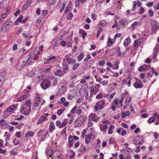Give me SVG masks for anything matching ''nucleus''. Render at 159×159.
<instances>
[{
  "label": "nucleus",
  "instance_id": "obj_37",
  "mask_svg": "<svg viewBox=\"0 0 159 159\" xmlns=\"http://www.w3.org/2000/svg\"><path fill=\"white\" fill-rule=\"evenodd\" d=\"M64 110L62 109H59L57 111V114L58 116L61 115L64 112Z\"/></svg>",
  "mask_w": 159,
  "mask_h": 159
},
{
  "label": "nucleus",
  "instance_id": "obj_32",
  "mask_svg": "<svg viewBox=\"0 0 159 159\" xmlns=\"http://www.w3.org/2000/svg\"><path fill=\"white\" fill-rule=\"evenodd\" d=\"M158 27L157 26V24L156 23H155V24L153 25L152 26V29L154 32H155V33L156 32V30H158Z\"/></svg>",
  "mask_w": 159,
  "mask_h": 159
},
{
  "label": "nucleus",
  "instance_id": "obj_60",
  "mask_svg": "<svg viewBox=\"0 0 159 159\" xmlns=\"http://www.w3.org/2000/svg\"><path fill=\"white\" fill-rule=\"evenodd\" d=\"M136 149L135 150V152L138 153L140 152L141 148V147L140 146H138L136 147Z\"/></svg>",
  "mask_w": 159,
  "mask_h": 159
},
{
  "label": "nucleus",
  "instance_id": "obj_17",
  "mask_svg": "<svg viewBox=\"0 0 159 159\" xmlns=\"http://www.w3.org/2000/svg\"><path fill=\"white\" fill-rule=\"evenodd\" d=\"M130 42V39L129 38H127L124 40V45L125 46H127L129 44Z\"/></svg>",
  "mask_w": 159,
  "mask_h": 159
},
{
  "label": "nucleus",
  "instance_id": "obj_52",
  "mask_svg": "<svg viewBox=\"0 0 159 159\" xmlns=\"http://www.w3.org/2000/svg\"><path fill=\"white\" fill-rule=\"evenodd\" d=\"M56 124L57 127H60L61 126V122L60 120L57 121L56 122Z\"/></svg>",
  "mask_w": 159,
  "mask_h": 159
},
{
  "label": "nucleus",
  "instance_id": "obj_49",
  "mask_svg": "<svg viewBox=\"0 0 159 159\" xmlns=\"http://www.w3.org/2000/svg\"><path fill=\"white\" fill-rule=\"evenodd\" d=\"M73 16V14L72 13H70L69 15L67 17L68 20H71Z\"/></svg>",
  "mask_w": 159,
  "mask_h": 159
},
{
  "label": "nucleus",
  "instance_id": "obj_13",
  "mask_svg": "<svg viewBox=\"0 0 159 159\" xmlns=\"http://www.w3.org/2000/svg\"><path fill=\"white\" fill-rule=\"evenodd\" d=\"M23 18V16L22 15H20L19 17L17 19L15 22L14 24L15 25H18L19 23L20 22H22V19Z\"/></svg>",
  "mask_w": 159,
  "mask_h": 159
},
{
  "label": "nucleus",
  "instance_id": "obj_10",
  "mask_svg": "<svg viewBox=\"0 0 159 159\" xmlns=\"http://www.w3.org/2000/svg\"><path fill=\"white\" fill-rule=\"evenodd\" d=\"M84 121L83 117L80 116L76 120L75 123L77 125H81Z\"/></svg>",
  "mask_w": 159,
  "mask_h": 159
},
{
  "label": "nucleus",
  "instance_id": "obj_16",
  "mask_svg": "<svg viewBox=\"0 0 159 159\" xmlns=\"http://www.w3.org/2000/svg\"><path fill=\"white\" fill-rule=\"evenodd\" d=\"M66 60L69 64H73L75 62V60L74 59L70 58L69 57H68Z\"/></svg>",
  "mask_w": 159,
  "mask_h": 159
},
{
  "label": "nucleus",
  "instance_id": "obj_29",
  "mask_svg": "<svg viewBox=\"0 0 159 159\" xmlns=\"http://www.w3.org/2000/svg\"><path fill=\"white\" fill-rule=\"evenodd\" d=\"M62 72L60 70H57L55 73V75L59 76H61L62 74Z\"/></svg>",
  "mask_w": 159,
  "mask_h": 159
},
{
  "label": "nucleus",
  "instance_id": "obj_59",
  "mask_svg": "<svg viewBox=\"0 0 159 159\" xmlns=\"http://www.w3.org/2000/svg\"><path fill=\"white\" fill-rule=\"evenodd\" d=\"M90 46L91 48H89V50H91L92 49H96V46L93 44H91Z\"/></svg>",
  "mask_w": 159,
  "mask_h": 159
},
{
  "label": "nucleus",
  "instance_id": "obj_26",
  "mask_svg": "<svg viewBox=\"0 0 159 159\" xmlns=\"http://www.w3.org/2000/svg\"><path fill=\"white\" fill-rule=\"evenodd\" d=\"M91 137L89 135H87L85 139V142L86 144H87L89 143L91 140Z\"/></svg>",
  "mask_w": 159,
  "mask_h": 159
},
{
  "label": "nucleus",
  "instance_id": "obj_35",
  "mask_svg": "<svg viewBox=\"0 0 159 159\" xmlns=\"http://www.w3.org/2000/svg\"><path fill=\"white\" fill-rule=\"evenodd\" d=\"M84 54L83 53H81L78 57V59L80 61H81L83 58Z\"/></svg>",
  "mask_w": 159,
  "mask_h": 159
},
{
  "label": "nucleus",
  "instance_id": "obj_4",
  "mask_svg": "<svg viewBox=\"0 0 159 159\" xmlns=\"http://www.w3.org/2000/svg\"><path fill=\"white\" fill-rule=\"evenodd\" d=\"M30 59V58L29 57L28 61L26 62L25 61H18L16 65V68L19 70H21L25 66V64Z\"/></svg>",
  "mask_w": 159,
  "mask_h": 159
},
{
  "label": "nucleus",
  "instance_id": "obj_14",
  "mask_svg": "<svg viewBox=\"0 0 159 159\" xmlns=\"http://www.w3.org/2000/svg\"><path fill=\"white\" fill-rule=\"evenodd\" d=\"M79 32L80 34H82V37L83 39H84L87 35V33L84 30L82 29H80Z\"/></svg>",
  "mask_w": 159,
  "mask_h": 159
},
{
  "label": "nucleus",
  "instance_id": "obj_61",
  "mask_svg": "<svg viewBox=\"0 0 159 159\" xmlns=\"http://www.w3.org/2000/svg\"><path fill=\"white\" fill-rule=\"evenodd\" d=\"M20 10H17L14 13V16H16L18 14H20Z\"/></svg>",
  "mask_w": 159,
  "mask_h": 159
},
{
  "label": "nucleus",
  "instance_id": "obj_48",
  "mask_svg": "<svg viewBox=\"0 0 159 159\" xmlns=\"http://www.w3.org/2000/svg\"><path fill=\"white\" fill-rule=\"evenodd\" d=\"M65 6H66L65 3H63V4H62V7H61V9L60 10V13H61L64 10V9L65 7Z\"/></svg>",
  "mask_w": 159,
  "mask_h": 159
},
{
  "label": "nucleus",
  "instance_id": "obj_36",
  "mask_svg": "<svg viewBox=\"0 0 159 159\" xmlns=\"http://www.w3.org/2000/svg\"><path fill=\"white\" fill-rule=\"evenodd\" d=\"M5 76L3 74V73H0V79L2 80V82H4L5 80Z\"/></svg>",
  "mask_w": 159,
  "mask_h": 159
},
{
  "label": "nucleus",
  "instance_id": "obj_53",
  "mask_svg": "<svg viewBox=\"0 0 159 159\" xmlns=\"http://www.w3.org/2000/svg\"><path fill=\"white\" fill-rule=\"evenodd\" d=\"M102 98V95L101 93H99L96 96V98L97 99H101Z\"/></svg>",
  "mask_w": 159,
  "mask_h": 159
},
{
  "label": "nucleus",
  "instance_id": "obj_7",
  "mask_svg": "<svg viewBox=\"0 0 159 159\" xmlns=\"http://www.w3.org/2000/svg\"><path fill=\"white\" fill-rule=\"evenodd\" d=\"M128 21L126 19H123L121 20L119 22V24L121 27H125L127 25Z\"/></svg>",
  "mask_w": 159,
  "mask_h": 159
},
{
  "label": "nucleus",
  "instance_id": "obj_41",
  "mask_svg": "<svg viewBox=\"0 0 159 159\" xmlns=\"http://www.w3.org/2000/svg\"><path fill=\"white\" fill-rule=\"evenodd\" d=\"M50 127L52 129H55V126L53 122L51 121L50 125Z\"/></svg>",
  "mask_w": 159,
  "mask_h": 159
},
{
  "label": "nucleus",
  "instance_id": "obj_50",
  "mask_svg": "<svg viewBox=\"0 0 159 159\" xmlns=\"http://www.w3.org/2000/svg\"><path fill=\"white\" fill-rule=\"evenodd\" d=\"M119 63L117 61H116V63L115 64V66L113 68V69L116 70L119 68L118 66Z\"/></svg>",
  "mask_w": 159,
  "mask_h": 159
},
{
  "label": "nucleus",
  "instance_id": "obj_34",
  "mask_svg": "<svg viewBox=\"0 0 159 159\" xmlns=\"http://www.w3.org/2000/svg\"><path fill=\"white\" fill-rule=\"evenodd\" d=\"M75 141L71 135H70L68 138V143H73V142Z\"/></svg>",
  "mask_w": 159,
  "mask_h": 159
},
{
  "label": "nucleus",
  "instance_id": "obj_11",
  "mask_svg": "<svg viewBox=\"0 0 159 159\" xmlns=\"http://www.w3.org/2000/svg\"><path fill=\"white\" fill-rule=\"evenodd\" d=\"M47 119V118L44 116H41L38 120L37 124H40L44 120Z\"/></svg>",
  "mask_w": 159,
  "mask_h": 159
},
{
  "label": "nucleus",
  "instance_id": "obj_31",
  "mask_svg": "<svg viewBox=\"0 0 159 159\" xmlns=\"http://www.w3.org/2000/svg\"><path fill=\"white\" fill-rule=\"evenodd\" d=\"M116 51L117 52L118 55L120 56H122L123 55H122L121 53L120 52V48L119 47H118L116 48Z\"/></svg>",
  "mask_w": 159,
  "mask_h": 159
},
{
  "label": "nucleus",
  "instance_id": "obj_62",
  "mask_svg": "<svg viewBox=\"0 0 159 159\" xmlns=\"http://www.w3.org/2000/svg\"><path fill=\"white\" fill-rule=\"evenodd\" d=\"M48 14V11L47 10H44L42 12V15L43 16H46Z\"/></svg>",
  "mask_w": 159,
  "mask_h": 159
},
{
  "label": "nucleus",
  "instance_id": "obj_25",
  "mask_svg": "<svg viewBox=\"0 0 159 159\" xmlns=\"http://www.w3.org/2000/svg\"><path fill=\"white\" fill-rule=\"evenodd\" d=\"M113 44V42L111 41V38H109L107 43V46H111Z\"/></svg>",
  "mask_w": 159,
  "mask_h": 159
},
{
  "label": "nucleus",
  "instance_id": "obj_44",
  "mask_svg": "<svg viewBox=\"0 0 159 159\" xmlns=\"http://www.w3.org/2000/svg\"><path fill=\"white\" fill-rule=\"evenodd\" d=\"M70 152H72V153L69 156V158L70 159H72L74 157L75 153L72 150H71Z\"/></svg>",
  "mask_w": 159,
  "mask_h": 159
},
{
  "label": "nucleus",
  "instance_id": "obj_20",
  "mask_svg": "<svg viewBox=\"0 0 159 159\" xmlns=\"http://www.w3.org/2000/svg\"><path fill=\"white\" fill-rule=\"evenodd\" d=\"M34 134V133L33 131H29L26 133L25 137H32Z\"/></svg>",
  "mask_w": 159,
  "mask_h": 159
},
{
  "label": "nucleus",
  "instance_id": "obj_64",
  "mask_svg": "<svg viewBox=\"0 0 159 159\" xmlns=\"http://www.w3.org/2000/svg\"><path fill=\"white\" fill-rule=\"evenodd\" d=\"M138 40H135L134 43V46L135 47H137L139 45L138 44Z\"/></svg>",
  "mask_w": 159,
  "mask_h": 159
},
{
  "label": "nucleus",
  "instance_id": "obj_9",
  "mask_svg": "<svg viewBox=\"0 0 159 159\" xmlns=\"http://www.w3.org/2000/svg\"><path fill=\"white\" fill-rule=\"evenodd\" d=\"M134 86L136 88H142L143 87V85L141 81H140V82L136 81L134 84Z\"/></svg>",
  "mask_w": 159,
  "mask_h": 159
},
{
  "label": "nucleus",
  "instance_id": "obj_47",
  "mask_svg": "<svg viewBox=\"0 0 159 159\" xmlns=\"http://www.w3.org/2000/svg\"><path fill=\"white\" fill-rule=\"evenodd\" d=\"M138 71H140V72H141L143 70V71H146V70L144 68L143 66H141L139 67L138 69Z\"/></svg>",
  "mask_w": 159,
  "mask_h": 159
},
{
  "label": "nucleus",
  "instance_id": "obj_3",
  "mask_svg": "<svg viewBox=\"0 0 159 159\" xmlns=\"http://www.w3.org/2000/svg\"><path fill=\"white\" fill-rule=\"evenodd\" d=\"M144 138L142 136H138L135 137L133 140V144L136 145H141L144 142Z\"/></svg>",
  "mask_w": 159,
  "mask_h": 159
},
{
  "label": "nucleus",
  "instance_id": "obj_43",
  "mask_svg": "<svg viewBox=\"0 0 159 159\" xmlns=\"http://www.w3.org/2000/svg\"><path fill=\"white\" fill-rule=\"evenodd\" d=\"M148 12L149 13V15L150 17H152L153 16L154 12L152 10H149L148 11Z\"/></svg>",
  "mask_w": 159,
  "mask_h": 159
},
{
  "label": "nucleus",
  "instance_id": "obj_58",
  "mask_svg": "<svg viewBox=\"0 0 159 159\" xmlns=\"http://www.w3.org/2000/svg\"><path fill=\"white\" fill-rule=\"evenodd\" d=\"M153 5V2H148L147 3V6L148 7H151Z\"/></svg>",
  "mask_w": 159,
  "mask_h": 159
},
{
  "label": "nucleus",
  "instance_id": "obj_2",
  "mask_svg": "<svg viewBox=\"0 0 159 159\" xmlns=\"http://www.w3.org/2000/svg\"><path fill=\"white\" fill-rule=\"evenodd\" d=\"M51 82L48 79L43 80L40 83L42 88L45 90L49 88L51 85Z\"/></svg>",
  "mask_w": 159,
  "mask_h": 159
},
{
  "label": "nucleus",
  "instance_id": "obj_28",
  "mask_svg": "<svg viewBox=\"0 0 159 159\" xmlns=\"http://www.w3.org/2000/svg\"><path fill=\"white\" fill-rule=\"evenodd\" d=\"M155 119L154 117H151L148 120V122L149 124H151L155 120Z\"/></svg>",
  "mask_w": 159,
  "mask_h": 159
},
{
  "label": "nucleus",
  "instance_id": "obj_8",
  "mask_svg": "<svg viewBox=\"0 0 159 159\" xmlns=\"http://www.w3.org/2000/svg\"><path fill=\"white\" fill-rule=\"evenodd\" d=\"M32 0H27L22 7V9L26 10L31 4Z\"/></svg>",
  "mask_w": 159,
  "mask_h": 159
},
{
  "label": "nucleus",
  "instance_id": "obj_24",
  "mask_svg": "<svg viewBox=\"0 0 159 159\" xmlns=\"http://www.w3.org/2000/svg\"><path fill=\"white\" fill-rule=\"evenodd\" d=\"M124 150L125 153L126 154H129L131 152L130 149L128 147H125Z\"/></svg>",
  "mask_w": 159,
  "mask_h": 159
},
{
  "label": "nucleus",
  "instance_id": "obj_12",
  "mask_svg": "<svg viewBox=\"0 0 159 159\" xmlns=\"http://www.w3.org/2000/svg\"><path fill=\"white\" fill-rule=\"evenodd\" d=\"M108 126L106 125L101 124L100 125V128L101 131L104 132H105L106 129L107 128Z\"/></svg>",
  "mask_w": 159,
  "mask_h": 159
},
{
  "label": "nucleus",
  "instance_id": "obj_18",
  "mask_svg": "<svg viewBox=\"0 0 159 159\" xmlns=\"http://www.w3.org/2000/svg\"><path fill=\"white\" fill-rule=\"evenodd\" d=\"M92 115V118L93 121L95 122H97L98 120V118H97V115L94 113L91 114Z\"/></svg>",
  "mask_w": 159,
  "mask_h": 159
},
{
  "label": "nucleus",
  "instance_id": "obj_39",
  "mask_svg": "<svg viewBox=\"0 0 159 159\" xmlns=\"http://www.w3.org/2000/svg\"><path fill=\"white\" fill-rule=\"evenodd\" d=\"M12 22L11 21H7L5 24V25L7 27L9 25H12Z\"/></svg>",
  "mask_w": 159,
  "mask_h": 159
},
{
  "label": "nucleus",
  "instance_id": "obj_45",
  "mask_svg": "<svg viewBox=\"0 0 159 159\" xmlns=\"http://www.w3.org/2000/svg\"><path fill=\"white\" fill-rule=\"evenodd\" d=\"M77 110V107L75 106L73 108H72L70 112L72 113H75L76 112L75 110Z\"/></svg>",
  "mask_w": 159,
  "mask_h": 159
},
{
  "label": "nucleus",
  "instance_id": "obj_42",
  "mask_svg": "<svg viewBox=\"0 0 159 159\" xmlns=\"http://www.w3.org/2000/svg\"><path fill=\"white\" fill-rule=\"evenodd\" d=\"M61 126H60V127H59V128H61L62 127H65L67 124V123L65 121L62 122V123L61 122Z\"/></svg>",
  "mask_w": 159,
  "mask_h": 159
},
{
  "label": "nucleus",
  "instance_id": "obj_54",
  "mask_svg": "<svg viewBox=\"0 0 159 159\" xmlns=\"http://www.w3.org/2000/svg\"><path fill=\"white\" fill-rule=\"evenodd\" d=\"M100 83L103 85H105L107 84V81L106 80H103L102 81L100 82Z\"/></svg>",
  "mask_w": 159,
  "mask_h": 159
},
{
  "label": "nucleus",
  "instance_id": "obj_1",
  "mask_svg": "<svg viewBox=\"0 0 159 159\" xmlns=\"http://www.w3.org/2000/svg\"><path fill=\"white\" fill-rule=\"evenodd\" d=\"M105 101L106 99H103L97 102L94 107V108L95 109V111H97L98 110L102 109L104 106Z\"/></svg>",
  "mask_w": 159,
  "mask_h": 159
},
{
  "label": "nucleus",
  "instance_id": "obj_57",
  "mask_svg": "<svg viewBox=\"0 0 159 159\" xmlns=\"http://www.w3.org/2000/svg\"><path fill=\"white\" fill-rule=\"evenodd\" d=\"M21 133L20 132H17L15 134V136L17 137L20 138L21 137Z\"/></svg>",
  "mask_w": 159,
  "mask_h": 159
},
{
  "label": "nucleus",
  "instance_id": "obj_27",
  "mask_svg": "<svg viewBox=\"0 0 159 159\" xmlns=\"http://www.w3.org/2000/svg\"><path fill=\"white\" fill-rule=\"evenodd\" d=\"M56 2V0H48V3L50 5H54Z\"/></svg>",
  "mask_w": 159,
  "mask_h": 159
},
{
  "label": "nucleus",
  "instance_id": "obj_38",
  "mask_svg": "<svg viewBox=\"0 0 159 159\" xmlns=\"http://www.w3.org/2000/svg\"><path fill=\"white\" fill-rule=\"evenodd\" d=\"M80 64L78 63H76L74 64L73 66L72 70H75L79 66Z\"/></svg>",
  "mask_w": 159,
  "mask_h": 159
},
{
  "label": "nucleus",
  "instance_id": "obj_51",
  "mask_svg": "<svg viewBox=\"0 0 159 159\" xmlns=\"http://www.w3.org/2000/svg\"><path fill=\"white\" fill-rule=\"evenodd\" d=\"M99 24L101 26H104L106 25L107 23L105 21H101L100 22Z\"/></svg>",
  "mask_w": 159,
  "mask_h": 159
},
{
  "label": "nucleus",
  "instance_id": "obj_46",
  "mask_svg": "<svg viewBox=\"0 0 159 159\" xmlns=\"http://www.w3.org/2000/svg\"><path fill=\"white\" fill-rule=\"evenodd\" d=\"M136 2L135 1H134L133 2V9L132 11H133L135 10V8L136 7Z\"/></svg>",
  "mask_w": 159,
  "mask_h": 159
},
{
  "label": "nucleus",
  "instance_id": "obj_40",
  "mask_svg": "<svg viewBox=\"0 0 159 159\" xmlns=\"http://www.w3.org/2000/svg\"><path fill=\"white\" fill-rule=\"evenodd\" d=\"M1 29L2 31H4L5 32L7 30V27L4 24L2 26Z\"/></svg>",
  "mask_w": 159,
  "mask_h": 159
},
{
  "label": "nucleus",
  "instance_id": "obj_56",
  "mask_svg": "<svg viewBox=\"0 0 159 159\" xmlns=\"http://www.w3.org/2000/svg\"><path fill=\"white\" fill-rule=\"evenodd\" d=\"M121 36V34L120 33L116 34L114 36V39H115L117 37H120Z\"/></svg>",
  "mask_w": 159,
  "mask_h": 159
},
{
  "label": "nucleus",
  "instance_id": "obj_15",
  "mask_svg": "<svg viewBox=\"0 0 159 159\" xmlns=\"http://www.w3.org/2000/svg\"><path fill=\"white\" fill-rule=\"evenodd\" d=\"M51 80L53 81L52 85V86H54L57 83L58 79L55 78V77L53 76L51 78Z\"/></svg>",
  "mask_w": 159,
  "mask_h": 159
},
{
  "label": "nucleus",
  "instance_id": "obj_33",
  "mask_svg": "<svg viewBox=\"0 0 159 159\" xmlns=\"http://www.w3.org/2000/svg\"><path fill=\"white\" fill-rule=\"evenodd\" d=\"M70 7V4H68L67 6H66V9L64 11V13L65 14H67L68 12L70 11L69 9Z\"/></svg>",
  "mask_w": 159,
  "mask_h": 159
},
{
  "label": "nucleus",
  "instance_id": "obj_21",
  "mask_svg": "<svg viewBox=\"0 0 159 159\" xmlns=\"http://www.w3.org/2000/svg\"><path fill=\"white\" fill-rule=\"evenodd\" d=\"M68 69V65L66 64L64 65L63 66V71L64 72V73H66L67 70Z\"/></svg>",
  "mask_w": 159,
  "mask_h": 159
},
{
  "label": "nucleus",
  "instance_id": "obj_5",
  "mask_svg": "<svg viewBox=\"0 0 159 159\" xmlns=\"http://www.w3.org/2000/svg\"><path fill=\"white\" fill-rule=\"evenodd\" d=\"M41 101V98L39 96H36L35 100L33 103V108L34 110L37 107Z\"/></svg>",
  "mask_w": 159,
  "mask_h": 159
},
{
  "label": "nucleus",
  "instance_id": "obj_55",
  "mask_svg": "<svg viewBox=\"0 0 159 159\" xmlns=\"http://www.w3.org/2000/svg\"><path fill=\"white\" fill-rule=\"evenodd\" d=\"M144 11V9L143 7H141L139 9V14H142Z\"/></svg>",
  "mask_w": 159,
  "mask_h": 159
},
{
  "label": "nucleus",
  "instance_id": "obj_30",
  "mask_svg": "<svg viewBox=\"0 0 159 159\" xmlns=\"http://www.w3.org/2000/svg\"><path fill=\"white\" fill-rule=\"evenodd\" d=\"M25 104L29 108H31V102L30 100L28 99L25 102Z\"/></svg>",
  "mask_w": 159,
  "mask_h": 159
},
{
  "label": "nucleus",
  "instance_id": "obj_23",
  "mask_svg": "<svg viewBox=\"0 0 159 159\" xmlns=\"http://www.w3.org/2000/svg\"><path fill=\"white\" fill-rule=\"evenodd\" d=\"M28 96L29 95L28 94L23 95L20 98V100L21 101L27 98Z\"/></svg>",
  "mask_w": 159,
  "mask_h": 159
},
{
  "label": "nucleus",
  "instance_id": "obj_6",
  "mask_svg": "<svg viewBox=\"0 0 159 159\" xmlns=\"http://www.w3.org/2000/svg\"><path fill=\"white\" fill-rule=\"evenodd\" d=\"M31 111V108H29L27 110L25 107H23L20 109L21 113L25 115H29Z\"/></svg>",
  "mask_w": 159,
  "mask_h": 159
},
{
  "label": "nucleus",
  "instance_id": "obj_63",
  "mask_svg": "<svg viewBox=\"0 0 159 159\" xmlns=\"http://www.w3.org/2000/svg\"><path fill=\"white\" fill-rule=\"evenodd\" d=\"M129 154H127L128 155L124 157V159H130L131 156Z\"/></svg>",
  "mask_w": 159,
  "mask_h": 159
},
{
  "label": "nucleus",
  "instance_id": "obj_22",
  "mask_svg": "<svg viewBox=\"0 0 159 159\" xmlns=\"http://www.w3.org/2000/svg\"><path fill=\"white\" fill-rule=\"evenodd\" d=\"M94 88L95 87L93 85H92V86H91L90 91L91 94H93V93H94L95 94H96L98 92V91H97L96 92H95L94 89Z\"/></svg>",
  "mask_w": 159,
  "mask_h": 159
},
{
  "label": "nucleus",
  "instance_id": "obj_19",
  "mask_svg": "<svg viewBox=\"0 0 159 159\" xmlns=\"http://www.w3.org/2000/svg\"><path fill=\"white\" fill-rule=\"evenodd\" d=\"M15 107V106L14 105H12L10 106L9 107L7 108V111L8 112H10L13 111L14 110Z\"/></svg>",
  "mask_w": 159,
  "mask_h": 159
}]
</instances>
